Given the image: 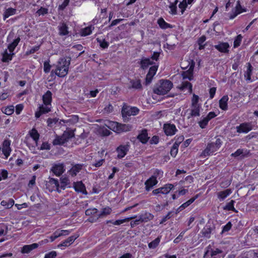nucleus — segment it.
<instances>
[{"mask_svg": "<svg viewBox=\"0 0 258 258\" xmlns=\"http://www.w3.org/2000/svg\"><path fill=\"white\" fill-rule=\"evenodd\" d=\"M172 83L167 80H160L153 89L154 93L157 95H164L167 93L172 88Z\"/></svg>", "mask_w": 258, "mask_h": 258, "instance_id": "2", "label": "nucleus"}, {"mask_svg": "<svg viewBox=\"0 0 258 258\" xmlns=\"http://www.w3.org/2000/svg\"><path fill=\"white\" fill-rule=\"evenodd\" d=\"M178 3V0H175L174 3H171L169 6V8L170 9V13L172 15L176 14V5Z\"/></svg>", "mask_w": 258, "mask_h": 258, "instance_id": "45", "label": "nucleus"}, {"mask_svg": "<svg viewBox=\"0 0 258 258\" xmlns=\"http://www.w3.org/2000/svg\"><path fill=\"white\" fill-rule=\"evenodd\" d=\"M252 129V125L250 123L244 122L241 123L236 127L237 132L239 133H247Z\"/></svg>", "mask_w": 258, "mask_h": 258, "instance_id": "7", "label": "nucleus"}, {"mask_svg": "<svg viewBox=\"0 0 258 258\" xmlns=\"http://www.w3.org/2000/svg\"><path fill=\"white\" fill-rule=\"evenodd\" d=\"M11 145V141L8 140H5L3 144L2 147V152L4 155L5 156V158H8V157L10 156V153L12 151L11 148L10 147Z\"/></svg>", "mask_w": 258, "mask_h": 258, "instance_id": "10", "label": "nucleus"}, {"mask_svg": "<svg viewBox=\"0 0 258 258\" xmlns=\"http://www.w3.org/2000/svg\"><path fill=\"white\" fill-rule=\"evenodd\" d=\"M48 10L47 8L41 7L37 12L36 14L39 16L44 15L48 13Z\"/></svg>", "mask_w": 258, "mask_h": 258, "instance_id": "53", "label": "nucleus"}, {"mask_svg": "<svg viewBox=\"0 0 258 258\" xmlns=\"http://www.w3.org/2000/svg\"><path fill=\"white\" fill-rule=\"evenodd\" d=\"M14 55V53H9L7 50H5L3 55L2 61L3 62H8L11 60L12 58V56Z\"/></svg>", "mask_w": 258, "mask_h": 258, "instance_id": "39", "label": "nucleus"}, {"mask_svg": "<svg viewBox=\"0 0 258 258\" xmlns=\"http://www.w3.org/2000/svg\"><path fill=\"white\" fill-rule=\"evenodd\" d=\"M140 218L142 223L147 222L152 220L154 218V216L151 213L146 212L140 215Z\"/></svg>", "mask_w": 258, "mask_h": 258, "instance_id": "31", "label": "nucleus"}, {"mask_svg": "<svg viewBox=\"0 0 258 258\" xmlns=\"http://www.w3.org/2000/svg\"><path fill=\"white\" fill-rule=\"evenodd\" d=\"M221 144V140L219 138L216 139L215 142H212L207 145L206 148L201 153V156L206 157L210 155L219 149Z\"/></svg>", "mask_w": 258, "mask_h": 258, "instance_id": "3", "label": "nucleus"}, {"mask_svg": "<svg viewBox=\"0 0 258 258\" xmlns=\"http://www.w3.org/2000/svg\"><path fill=\"white\" fill-rule=\"evenodd\" d=\"M99 133L104 136H108L111 134V132L110 131L104 127L100 128L99 130Z\"/></svg>", "mask_w": 258, "mask_h": 258, "instance_id": "57", "label": "nucleus"}, {"mask_svg": "<svg viewBox=\"0 0 258 258\" xmlns=\"http://www.w3.org/2000/svg\"><path fill=\"white\" fill-rule=\"evenodd\" d=\"M51 69V66L50 65L49 61H45L44 62V71L45 73H48L50 72Z\"/></svg>", "mask_w": 258, "mask_h": 258, "instance_id": "61", "label": "nucleus"}, {"mask_svg": "<svg viewBox=\"0 0 258 258\" xmlns=\"http://www.w3.org/2000/svg\"><path fill=\"white\" fill-rule=\"evenodd\" d=\"M252 73V66L250 63H248L247 69L245 73L244 77L246 78V80H251V75Z\"/></svg>", "mask_w": 258, "mask_h": 258, "instance_id": "43", "label": "nucleus"}, {"mask_svg": "<svg viewBox=\"0 0 258 258\" xmlns=\"http://www.w3.org/2000/svg\"><path fill=\"white\" fill-rule=\"evenodd\" d=\"M185 231H182L181 232L180 234L174 240V242L175 243H178L179 242H180L184 234H185Z\"/></svg>", "mask_w": 258, "mask_h": 258, "instance_id": "62", "label": "nucleus"}, {"mask_svg": "<svg viewBox=\"0 0 258 258\" xmlns=\"http://www.w3.org/2000/svg\"><path fill=\"white\" fill-rule=\"evenodd\" d=\"M70 183V180L68 177H61L60 178V183L59 188L64 189L66 186Z\"/></svg>", "mask_w": 258, "mask_h": 258, "instance_id": "36", "label": "nucleus"}, {"mask_svg": "<svg viewBox=\"0 0 258 258\" xmlns=\"http://www.w3.org/2000/svg\"><path fill=\"white\" fill-rule=\"evenodd\" d=\"M201 106L200 105H194L191 106L190 108L187 109L186 111L187 113V118L189 119L192 117L199 116L200 115Z\"/></svg>", "mask_w": 258, "mask_h": 258, "instance_id": "6", "label": "nucleus"}, {"mask_svg": "<svg viewBox=\"0 0 258 258\" xmlns=\"http://www.w3.org/2000/svg\"><path fill=\"white\" fill-rule=\"evenodd\" d=\"M163 129L167 136H172L174 135L177 131L175 125L170 123L165 124Z\"/></svg>", "mask_w": 258, "mask_h": 258, "instance_id": "12", "label": "nucleus"}, {"mask_svg": "<svg viewBox=\"0 0 258 258\" xmlns=\"http://www.w3.org/2000/svg\"><path fill=\"white\" fill-rule=\"evenodd\" d=\"M97 211H98V210L96 208L89 209L86 211L85 214L87 216H90L91 215H94V214H96Z\"/></svg>", "mask_w": 258, "mask_h": 258, "instance_id": "59", "label": "nucleus"}, {"mask_svg": "<svg viewBox=\"0 0 258 258\" xmlns=\"http://www.w3.org/2000/svg\"><path fill=\"white\" fill-rule=\"evenodd\" d=\"M234 203V201L231 200L230 202L227 203V205L224 207V209L228 211H232L236 212L235 209L233 206Z\"/></svg>", "mask_w": 258, "mask_h": 258, "instance_id": "44", "label": "nucleus"}, {"mask_svg": "<svg viewBox=\"0 0 258 258\" xmlns=\"http://www.w3.org/2000/svg\"><path fill=\"white\" fill-rule=\"evenodd\" d=\"M128 88L130 89L141 90L142 85L141 80L138 79L130 80Z\"/></svg>", "mask_w": 258, "mask_h": 258, "instance_id": "13", "label": "nucleus"}, {"mask_svg": "<svg viewBox=\"0 0 258 258\" xmlns=\"http://www.w3.org/2000/svg\"><path fill=\"white\" fill-rule=\"evenodd\" d=\"M128 150V145H121L118 147L117 149V152L118 153L117 157L119 158H123L126 154Z\"/></svg>", "mask_w": 258, "mask_h": 258, "instance_id": "20", "label": "nucleus"}, {"mask_svg": "<svg viewBox=\"0 0 258 258\" xmlns=\"http://www.w3.org/2000/svg\"><path fill=\"white\" fill-rule=\"evenodd\" d=\"M137 139L143 144H146L149 139L147 132L144 130L138 136Z\"/></svg>", "mask_w": 258, "mask_h": 258, "instance_id": "22", "label": "nucleus"}, {"mask_svg": "<svg viewBox=\"0 0 258 258\" xmlns=\"http://www.w3.org/2000/svg\"><path fill=\"white\" fill-rule=\"evenodd\" d=\"M112 126L113 127V131L118 134L129 132L132 129V125L120 123L117 122H112Z\"/></svg>", "mask_w": 258, "mask_h": 258, "instance_id": "5", "label": "nucleus"}, {"mask_svg": "<svg viewBox=\"0 0 258 258\" xmlns=\"http://www.w3.org/2000/svg\"><path fill=\"white\" fill-rule=\"evenodd\" d=\"M62 135L66 138L67 142H68L70 139L73 138L75 136L74 131L72 130L64 132Z\"/></svg>", "mask_w": 258, "mask_h": 258, "instance_id": "46", "label": "nucleus"}, {"mask_svg": "<svg viewBox=\"0 0 258 258\" xmlns=\"http://www.w3.org/2000/svg\"><path fill=\"white\" fill-rule=\"evenodd\" d=\"M214 47L221 52L227 53L229 52L230 45L227 42H220L215 45Z\"/></svg>", "mask_w": 258, "mask_h": 258, "instance_id": "14", "label": "nucleus"}, {"mask_svg": "<svg viewBox=\"0 0 258 258\" xmlns=\"http://www.w3.org/2000/svg\"><path fill=\"white\" fill-rule=\"evenodd\" d=\"M242 36L241 34L237 36L234 41L233 46L234 48L237 47L240 45L242 41Z\"/></svg>", "mask_w": 258, "mask_h": 258, "instance_id": "48", "label": "nucleus"}, {"mask_svg": "<svg viewBox=\"0 0 258 258\" xmlns=\"http://www.w3.org/2000/svg\"><path fill=\"white\" fill-rule=\"evenodd\" d=\"M228 99V96L225 95L219 100V107L221 109L223 110H226L227 109V102Z\"/></svg>", "mask_w": 258, "mask_h": 258, "instance_id": "26", "label": "nucleus"}, {"mask_svg": "<svg viewBox=\"0 0 258 258\" xmlns=\"http://www.w3.org/2000/svg\"><path fill=\"white\" fill-rule=\"evenodd\" d=\"M178 7L181 9V12L182 14L187 7L186 0H183L182 2L180 3Z\"/></svg>", "mask_w": 258, "mask_h": 258, "instance_id": "56", "label": "nucleus"}, {"mask_svg": "<svg viewBox=\"0 0 258 258\" xmlns=\"http://www.w3.org/2000/svg\"><path fill=\"white\" fill-rule=\"evenodd\" d=\"M97 42L99 43L100 46L103 48H107L109 44L104 39H101L99 38H97Z\"/></svg>", "mask_w": 258, "mask_h": 258, "instance_id": "52", "label": "nucleus"}, {"mask_svg": "<svg viewBox=\"0 0 258 258\" xmlns=\"http://www.w3.org/2000/svg\"><path fill=\"white\" fill-rule=\"evenodd\" d=\"M246 10L245 9L242 8L241 6L240 2L238 0L236 3V5L235 8V11L233 13V14L231 15L230 16V19H234L237 15L242 13L243 12H245Z\"/></svg>", "mask_w": 258, "mask_h": 258, "instance_id": "19", "label": "nucleus"}, {"mask_svg": "<svg viewBox=\"0 0 258 258\" xmlns=\"http://www.w3.org/2000/svg\"><path fill=\"white\" fill-rule=\"evenodd\" d=\"M30 136L36 143L39 138V134L35 128H33L29 132Z\"/></svg>", "mask_w": 258, "mask_h": 258, "instance_id": "41", "label": "nucleus"}, {"mask_svg": "<svg viewBox=\"0 0 258 258\" xmlns=\"http://www.w3.org/2000/svg\"><path fill=\"white\" fill-rule=\"evenodd\" d=\"M158 183L157 180V176L155 175H152L145 182V189L147 191H149L152 189L154 186L156 185Z\"/></svg>", "mask_w": 258, "mask_h": 258, "instance_id": "8", "label": "nucleus"}, {"mask_svg": "<svg viewBox=\"0 0 258 258\" xmlns=\"http://www.w3.org/2000/svg\"><path fill=\"white\" fill-rule=\"evenodd\" d=\"M16 12V10L13 8H9L4 13V19H6V18L9 17L11 16H12L14 14H15Z\"/></svg>", "mask_w": 258, "mask_h": 258, "instance_id": "42", "label": "nucleus"}, {"mask_svg": "<svg viewBox=\"0 0 258 258\" xmlns=\"http://www.w3.org/2000/svg\"><path fill=\"white\" fill-rule=\"evenodd\" d=\"M179 88L182 91L186 89L189 93H191L192 92V85L191 83L187 81L183 82L179 87Z\"/></svg>", "mask_w": 258, "mask_h": 258, "instance_id": "28", "label": "nucleus"}, {"mask_svg": "<svg viewBox=\"0 0 258 258\" xmlns=\"http://www.w3.org/2000/svg\"><path fill=\"white\" fill-rule=\"evenodd\" d=\"M70 62L71 58H60L57 62L55 74L59 77L66 76L68 73Z\"/></svg>", "mask_w": 258, "mask_h": 258, "instance_id": "1", "label": "nucleus"}, {"mask_svg": "<svg viewBox=\"0 0 258 258\" xmlns=\"http://www.w3.org/2000/svg\"><path fill=\"white\" fill-rule=\"evenodd\" d=\"M209 120L206 117H204L199 122V125L202 128H204L207 125Z\"/></svg>", "mask_w": 258, "mask_h": 258, "instance_id": "55", "label": "nucleus"}, {"mask_svg": "<svg viewBox=\"0 0 258 258\" xmlns=\"http://www.w3.org/2000/svg\"><path fill=\"white\" fill-rule=\"evenodd\" d=\"M14 111V107L13 106L7 107L5 108L4 113L7 115L12 114Z\"/></svg>", "mask_w": 258, "mask_h": 258, "instance_id": "60", "label": "nucleus"}, {"mask_svg": "<svg viewBox=\"0 0 258 258\" xmlns=\"http://www.w3.org/2000/svg\"><path fill=\"white\" fill-rule=\"evenodd\" d=\"M158 24L161 28L166 29L168 28H172V26L170 24L166 23L163 18H160L158 20Z\"/></svg>", "mask_w": 258, "mask_h": 258, "instance_id": "35", "label": "nucleus"}, {"mask_svg": "<svg viewBox=\"0 0 258 258\" xmlns=\"http://www.w3.org/2000/svg\"><path fill=\"white\" fill-rule=\"evenodd\" d=\"M38 246V243H33L30 245H26L22 248L21 252L23 253H28L32 250L37 248Z\"/></svg>", "mask_w": 258, "mask_h": 258, "instance_id": "25", "label": "nucleus"}, {"mask_svg": "<svg viewBox=\"0 0 258 258\" xmlns=\"http://www.w3.org/2000/svg\"><path fill=\"white\" fill-rule=\"evenodd\" d=\"M173 187L174 186L172 184H167L163 187H160V188L162 194H167L169 192L170 190H171Z\"/></svg>", "mask_w": 258, "mask_h": 258, "instance_id": "37", "label": "nucleus"}, {"mask_svg": "<svg viewBox=\"0 0 258 258\" xmlns=\"http://www.w3.org/2000/svg\"><path fill=\"white\" fill-rule=\"evenodd\" d=\"M43 102L44 105H51L52 101V93L48 90L42 96Z\"/></svg>", "mask_w": 258, "mask_h": 258, "instance_id": "23", "label": "nucleus"}, {"mask_svg": "<svg viewBox=\"0 0 258 258\" xmlns=\"http://www.w3.org/2000/svg\"><path fill=\"white\" fill-rule=\"evenodd\" d=\"M56 252L55 251H52L45 255L44 258H54L56 256Z\"/></svg>", "mask_w": 258, "mask_h": 258, "instance_id": "63", "label": "nucleus"}, {"mask_svg": "<svg viewBox=\"0 0 258 258\" xmlns=\"http://www.w3.org/2000/svg\"><path fill=\"white\" fill-rule=\"evenodd\" d=\"M154 62L149 58H144L141 60V67L143 69L147 68L150 65L153 64Z\"/></svg>", "mask_w": 258, "mask_h": 258, "instance_id": "29", "label": "nucleus"}, {"mask_svg": "<svg viewBox=\"0 0 258 258\" xmlns=\"http://www.w3.org/2000/svg\"><path fill=\"white\" fill-rule=\"evenodd\" d=\"M135 217H132L124 219L117 220H116L115 221L113 222L112 223V224L115 225H120V224L123 223L124 222L130 221V220L133 219L135 218Z\"/></svg>", "mask_w": 258, "mask_h": 258, "instance_id": "51", "label": "nucleus"}, {"mask_svg": "<svg viewBox=\"0 0 258 258\" xmlns=\"http://www.w3.org/2000/svg\"><path fill=\"white\" fill-rule=\"evenodd\" d=\"M139 110L136 107H130L124 105L121 110L122 116L124 121H127V117L136 115L139 113Z\"/></svg>", "mask_w": 258, "mask_h": 258, "instance_id": "4", "label": "nucleus"}, {"mask_svg": "<svg viewBox=\"0 0 258 258\" xmlns=\"http://www.w3.org/2000/svg\"><path fill=\"white\" fill-rule=\"evenodd\" d=\"M53 185V188L51 189H49V190L52 191L55 189L58 192H60V190L59 189V184L57 179H55L53 178H50L47 185Z\"/></svg>", "mask_w": 258, "mask_h": 258, "instance_id": "24", "label": "nucleus"}, {"mask_svg": "<svg viewBox=\"0 0 258 258\" xmlns=\"http://www.w3.org/2000/svg\"><path fill=\"white\" fill-rule=\"evenodd\" d=\"M66 142H67L66 139L62 135L60 137L57 136L52 143L54 145H61Z\"/></svg>", "mask_w": 258, "mask_h": 258, "instance_id": "33", "label": "nucleus"}, {"mask_svg": "<svg viewBox=\"0 0 258 258\" xmlns=\"http://www.w3.org/2000/svg\"><path fill=\"white\" fill-rule=\"evenodd\" d=\"M160 241V237L156 238L155 240L149 243L148 246L150 248H155L159 244Z\"/></svg>", "mask_w": 258, "mask_h": 258, "instance_id": "47", "label": "nucleus"}, {"mask_svg": "<svg viewBox=\"0 0 258 258\" xmlns=\"http://www.w3.org/2000/svg\"><path fill=\"white\" fill-rule=\"evenodd\" d=\"M51 105H42L39 107V110L38 111H36L35 113V117L36 118H39L41 114H45L50 111V107Z\"/></svg>", "mask_w": 258, "mask_h": 258, "instance_id": "16", "label": "nucleus"}, {"mask_svg": "<svg viewBox=\"0 0 258 258\" xmlns=\"http://www.w3.org/2000/svg\"><path fill=\"white\" fill-rule=\"evenodd\" d=\"M112 211V210L110 208L107 207L102 209L100 213L98 215V217L101 218L103 217H105L108 215H109Z\"/></svg>", "mask_w": 258, "mask_h": 258, "instance_id": "38", "label": "nucleus"}, {"mask_svg": "<svg viewBox=\"0 0 258 258\" xmlns=\"http://www.w3.org/2000/svg\"><path fill=\"white\" fill-rule=\"evenodd\" d=\"M1 204L2 206L5 207L7 209L11 208L14 205V201L12 199H9L7 202L3 200L1 202Z\"/></svg>", "mask_w": 258, "mask_h": 258, "instance_id": "40", "label": "nucleus"}, {"mask_svg": "<svg viewBox=\"0 0 258 258\" xmlns=\"http://www.w3.org/2000/svg\"><path fill=\"white\" fill-rule=\"evenodd\" d=\"M72 230H56L52 236L50 237L51 241H53L56 238L61 236H67L70 234Z\"/></svg>", "mask_w": 258, "mask_h": 258, "instance_id": "11", "label": "nucleus"}, {"mask_svg": "<svg viewBox=\"0 0 258 258\" xmlns=\"http://www.w3.org/2000/svg\"><path fill=\"white\" fill-rule=\"evenodd\" d=\"M51 171L56 176H60L64 171V165L63 164H55L52 167Z\"/></svg>", "mask_w": 258, "mask_h": 258, "instance_id": "15", "label": "nucleus"}, {"mask_svg": "<svg viewBox=\"0 0 258 258\" xmlns=\"http://www.w3.org/2000/svg\"><path fill=\"white\" fill-rule=\"evenodd\" d=\"M231 193L232 191L230 189H227L225 190H223L218 192L217 196L219 199L223 200L225 198L228 197Z\"/></svg>", "mask_w": 258, "mask_h": 258, "instance_id": "32", "label": "nucleus"}, {"mask_svg": "<svg viewBox=\"0 0 258 258\" xmlns=\"http://www.w3.org/2000/svg\"><path fill=\"white\" fill-rule=\"evenodd\" d=\"M199 97L198 95L194 94L192 99H191V106L194 105H200L199 104H198Z\"/></svg>", "mask_w": 258, "mask_h": 258, "instance_id": "58", "label": "nucleus"}, {"mask_svg": "<svg viewBox=\"0 0 258 258\" xmlns=\"http://www.w3.org/2000/svg\"><path fill=\"white\" fill-rule=\"evenodd\" d=\"M79 237L78 234H75L70 236L66 240H64L61 243L58 245V247L61 246H68L69 245L72 244L75 240Z\"/></svg>", "mask_w": 258, "mask_h": 258, "instance_id": "17", "label": "nucleus"}, {"mask_svg": "<svg viewBox=\"0 0 258 258\" xmlns=\"http://www.w3.org/2000/svg\"><path fill=\"white\" fill-rule=\"evenodd\" d=\"M74 187L75 190L77 192H80L85 194H87L85 186L81 181L74 182Z\"/></svg>", "mask_w": 258, "mask_h": 258, "instance_id": "21", "label": "nucleus"}, {"mask_svg": "<svg viewBox=\"0 0 258 258\" xmlns=\"http://www.w3.org/2000/svg\"><path fill=\"white\" fill-rule=\"evenodd\" d=\"M157 69L158 66H153L150 68L146 78L145 84L146 85L151 83L154 76L156 73Z\"/></svg>", "mask_w": 258, "mask_h": 258, "instance_id": "9", "label": "nucleus"}, {"mask_svg": "<svg viewBox=\"0 0 258 258\" xmlns=\"http://www.w3.org/2000/svg\"><path fill=\"white\" fill-rule=\"evenodd\" d=\"M198 198V195H197L194 197L191 198L188 201H187L186 202L183 203L182 205H181L177 210V212H179L180 211H182V210L184 209L185 208L187 207L188 206H189L191 204H192L197 198Z\"/></svg>", "mask_w": 258, "mask_h": 258, "instance_id": "27", "label": "nucleus"}, {"mask_svg": "<svg viewBox=\"0 0 258 258\" xmlns=\"http://www.w3.org/2000/svg\"><path fill=\"white\" fill-rule=\"evenodd\" d=\"M178 148L176 144H174L173 146L172 147L170 151L171 155L175 157L178 152Z\"/></svg>", "mask_w": 258, "mask_h": 258, "instance_id": "54", "label": "nucleus"}, {"mask_svg": "<svg viewBox=\"0 0 258 258\" xmlns=\"http://www.w3.org/2000/svg\"><path fill=\"white\" fill-rule=\"evenodd\" d=\"M20 41V37H18L17 38L15 39L11 43H10L8 45V48L11 53L13 52V51L15 49L16 47L18 45Z\"/></svg>", "mask_w": 258, "mask_h": 258, "instance_id": "34", "label": "nucleus"}, {"mask_svg": "<svg viewBox=\"0 0 258 258\" xmlns=\"http://www.w3.org/2000/svg\"><path fill=\"white\" fill-rule=\"evenodd\" d=\"M203 235L206 238H210L211 233V229L210 228H205L202 231Z\"/></svg>", "mask_w": 258, "mask_h": 258, "instance_id": "50", "label": "nucleus"}, {"mask_svg": "<svg viewBox=\"0 0 258 258\" xmlns=\"http://www.w3.org/2000/svg\"><path fill=\"white\" fill-rule=\"evenodd\" d=\"M71 169L69 171V174L72 176H75L79 173L83 168L84 165L82 164H77L73 165Z\"/></svg>", "mask_w": 258, "mask_h": 258, "instance_id": "18", "label": "nucleus"}, {"mask_svg": "<svg viewBox=\"0 0 258 258\" xmlns=\"http://www.w3.org/2000/svg\"><path fill=\"white\" fill-rule=\"evenodd\" d=\"M222 252V251L218 248H216L215 250H212L211 251L210 255L211 256H214L215 255H217L218 254L221 253Z\"/></svg>", "mask_w": 258, "mask_h": 258, "instance_id": "64", "label": "nucleus"}, {"mask_svg": "<svg viewBox=\"0 0 258 258\" xmlns=\"http://www.w3.org/2000/svg\"><path fill=\"white\" fill-rule=\"evenodd\" d=\"M59 34L60 35H66L69 33L68 27L64 23H61L58 27Z\"/></svg>", "mask_w": 258, "mask_h": 258, "instance_id": "30", "label": "nucleus"}, {"mask_svg": "<svg viewBox=\"0 0 258 258\" xmlns=\"http://www.w3.org/2000/svg\"><path fill=\"white\" fill-rule=\"evenodd\" d=\"M92 27H87L81 30L82 36H87L90 34L92 32Z\"/></svg>", "mask_w": 258, "mask_h": 258, "instance_id": "49", "label": "nucleus"}]
</instances>
